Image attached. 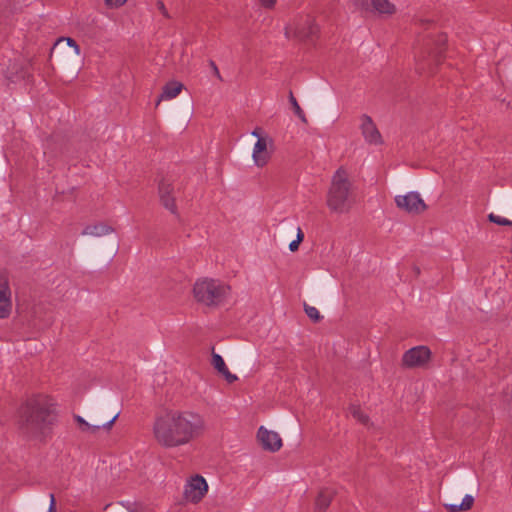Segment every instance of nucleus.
<instances>
[{
  "instance_id": "nucleus-1",
  "label": "nucleus",
  "mask_w": 512,
  "mask_h": 512,
  "mask_svg": "<svg viewBox=\"0 0 512 512\" xmlns=\"http://www.w3.org/2000/svg\"><path fill=\"white\" fill-rule=\"evenodd\" d=\"M205 431L204 417L189 410H166L157 414L152 424L155 442L166 449L188 445Z\"/></svg>"
},
{
  "instance_id": "nucleus-2",
  "label": "nucleus",
  "mask_w": 512,
  "mask_h": 512,
  "mask_svg": "<svg viewBox=\"0 0 512 512\" xmlns=\"http://www.w3.org/2000/svg\"><path fill=\"white\" fill-rule=\"evenodd\" d=\"M55 423L54 405L45 395L29 397L18 409V428L28 438L45 440Z\"/></svg>"
},
{
  "instance_id": "nucleus-3",
  "label": "nucleus",
  "mask_w": 512,
  "mask_h": 512,
  "mask_svg": "<svg viewBox=\"0 0 512 512\" xmlns=\"http://www.w3.org/2000/svg\"><path fill=\"white\" fill-rule=\"evenodd\" d=\"M351 181L348 173L339 168L333 175L327 194V206L336 213H346L353 204Z\"/></svg>"
},
{
  "instance_id": "nucleus-4",
  "label": "nucleus",
  "mask_w": 512,
  "mask_h": 512,
  "mask_svg": "<svg viewBox=\"0 0 512 512\" xmlns=\"http://www.w3.org/2000/svg\"><path fill=\"white\" fill-rule=\"evenodd\" d=\"M193 294L199 303L218 306L228 298L230 287L219 280L204 278L195 282Z\"/></svg>"
},
{
  "instance_id": "nucleus-5",
  "label": "nucleus",
  "mask_w": 512,
  "mask_h": 512,
  "mask_svg": "<svg viewBox=\"0 0 512 512\" xmlns=\"http://www.w3.org/2000/svg\"><path fill=\"white\" fill-rule=\"evenodd\" d=\"M318 32V25L310 15L299 16L285 27L286 38L298 41L312 40Z\"/></svg>"
},
{
  "instance_id": "nucleus-6",
  "label": "nucleus",
  "mask_w": 512,
  "mask_h": 512,
  "mask_svg": "<svg viewBox=\"0 0 512 512\" xmlns=\"http://www.w3.org/2000/svg\"><path fill=\"white\" fill-rule=\"evenodd\" d=\"M432 352L429 347L419 345L410 348L402 356V366L418 368L426 366L431 360Z\"/></svg>"
},
{
  "instance_id": "nucleus-7",
  "label": "nucleus",
  "mask_w": 512,
  "mask_h": 512,
  "mask_svg": "<svg viewBox=\"0 0 512 512\" xmlns=\"http://www.w3.org/2000/svg\"><path fill=\"white\" fill-rule=\"evenodd\" d=\"M395 203L398 208L413 214H419L427 208L420 194L417 192L398 195L395 197Z\"/></svg>"
},
{
  "instance_id": "nucleus-8",
  "label": "nucleus",
  "mask_w": 512,
  "mask_h": 512,
  "mask_svg": "<svg viewBox=\"0 0 512 512\" xmlns=\"http://www.w3.org/2000/svg\"><path fill=\"white\" fill-rule=\"evenodd\" d=\"M207 491L208 485L206 480L202 476L196 475L186 484L184 495L186 500L192 503H198L202 500Z\"/></svg>"
},
{
  "instance_id": "nucleus-9",
  "label": "nucleus",
  "mask_w": 512,
  "mask_h": 512,
  "mask_svg": "<svg viewBox=\"0 0 512 512\" xmlns=\"http://www.w3.org/2000/svg\"><path fill=\"white\" fill-rule=\"evenodd\" d=\"M272 145L273 141L269 137H259L256 141L253 147L252 159L257 167H263L269 162L271 158V150L269 148Z\"/></svg>"
},
{
  "instance_id": "nucleus-10",
  "label": "nucleus",
  "mask_w": 512,
  "mask_h": 512,
  "mask_svg": "<svg viewBox=\"0 0 512 512\" xmlns=\"http://www.w3.org/2000/svg\"><path fill=\"white\" fill-rule=\"evenodd\" d=\"M12 293L8 276L0 271V319L9 317L12 311Z\"/></svg>"
},
{
  "instance_id": "nucleus-11",
  "label": "nucleus",
  "mask_w": 512,
  "mask_h": 512,
  "mask_svg": "<svg viewBox=\"0 0 512 512\" xmlns=\"http://www.w3.org/2000/svg\"><path fill=\"white\" fill-rule=\"evenodd\" d=\"M360 120V129L365 141L371 145L382 144V136L372 118L364 114L361 116Z\"/></svg>"
},
{
  "instance_id": "nucleus-12",
  "label": "nucleus",
  "mask_w": 512,
  "mask_h": 512,
  "mask_svg": "<svg viewBox=\"0 0 512 512\" xmlns=\"http://www.w3.org/2000/svg\"><path fill=\"white\" fill-rule=\"evenodd\" d=\"M257 437L264 449L272 452L278 451L282 446V440L278 433L269 431L261 426L258 429Z\"/></svg>"
},
{
  "instance_id": "nucleus-13",
  "label": "nucleus",
  "mask_w": 512,
  "mask_h": 512,
  "mask_svg": "<svg viewBox=\"0 0 512 512\" xmlns=\"http://www.w3.org/2000/svg\"><path fill=\"white\" fill-rule=\"evenodd\" d=\"M159 198L162 205L172 214H177V205L174 197V187L171 183L163 180L159 184Z\"/></svg>"
},
{
  "instance_id": "nucleus-14",
  "label": "nucleus",
  "mask_w": 512,
  "mask_h": 512,
  "mask_svg": "<svg viewBox=\"0 0 512 512\" xmlns=\"http://www.w3.org/2000/svg\"><path fill=\"white\" fill-rule=\"evenodd\" d=\"M117 417H118V414H116L111 420H109L108 422H106V423H104L102 425L89 424L80 415H75L74 419L78 423L79 428H80V430L82 432H90L92 434H95V433H97L100 430V428H104V429L109 430L112 427V425H113V423H114V421L116 420Z\"/></svg>"
},
{
  "instance_id": "nucleus-15",
  "label": "nucleus",
  "mask_w": 512,
  "mask_h": 512,
  "mask_svg": "<svg viewBox=\"0 0 512 512\" xmlns=\"http://www.w3.org/2000/svg\"><path fill=\"white\" fill-rule=\"evenodd\" d=\"M335 492L332 488L326 487L320 490L315 500L314 512H325L329 507Z\"/></svg>"
},
{
  "instance_id": "nucleus-16",
  "label": "nucleus",
  "mask_w": 512,
  "mask_h": 512,
  "mask_svg": "<svg viewBox=\"0 0 512 512\" xmlns=\"http://www.w3.org/2000/svg\"><path fill=\"white\" fill-rule=\"evenodd\" d=\"M183 88V84L178 81L168 82L163 87V91L156 102V106H158L162 100H171L176 98L181 93Z\"/></svg>"
},
{
  "instance_id": "nucleus-17",
  "label": "nucleus",
  "mask_w": 512,
  "mask_h": 512,
  "mask_svg": "<svg viewBox=\"0 0 512 512\" xmlns=\"http://www.w3.org/2000/svg\"><path fill=\"white\" fill-rule=\"evenodd\" d=\"M212 365L228 383H233L238 379L236 375L229 371L222 356L214 352L212 353Z\"/></svg>"
},
{
  "instance_id": "nucleus-18",
  "label": "nucleus",
  "mask_w": 512,
  "mask_h": 512,
  "mask_svg": "<svg viewBox=\"0 0 512 512\" xmlns=\"http://www.w3.org/2000/svg\"><path fill=\"white\" fill-rule=\"evenodd\" d=\"M113 232V228L105 223H97V224H91L87 225L83 231V236H94V237H101L108 235Z\"/></svg>"
},
{
  "instance_id": "nucleus-19",
  "label": "nucleus",
  "mask_w": 512,
  "mask_h": 512,
  "mask_svg": "<svg viewBox=\"0 0 512 512\" xmlns=\"http://www.w3.org/2000/svg\"><path fill=\"white\" fill-rule=\"evenodd\" d=\"M381 14H393L395 12V6L389 2V0H371L370 9Z\"/></svg>"
},
{
  "instance_id": "nucleus-20",
  "label": "nucleus",
  "mask_w": 512,
  "mask_h": 512,
  "mask_svg": "<svg viewBox=\"0 0 512 512\" xmlns=\"http://www.w3.org/2000/svg\"><path fill=\"white\" fill-rule=\"evenodd\" d=\"M474 503V497L471 495H465L460 504H445V508L449 512H460L469 510Z\"/></svg>"
},
{
  "instance_id": "nucleus-21",
  "label": "nucleus",
  "mask_w": 512,
  "mask_h": 512,
  "mask_svg": "<svg viewBox=\"0 0 512 512\" xmlns=\"http://www.w3.org/2000/svg\"><path fill=\"white\" fill-rule=\"evenodd\" d=\"M289 102L293 108V111L295 113V115L303 122V123H306L307 122V118H306V115L304 113V111L302 110V108L300 107V105L298 104L296 98L294 97L293 93L290 91L289 93Z\"/></svg>"
},
{
  "instance_id": "nucleus-22",
  "label": "nucleus",
  "mask_w": 512,
  "mask_h": 512,
  "mask_svg": "<svg viewBox=\"0 0 512 512\" xmlns=\"http://www.w3.org/2000/svg\"><path fill=\"white\" fill-rule=\"evenodd\" d=\"M446 43V36L440 35L437 40V48L433 52H429V57H433V60L438 62V57L443 52L444 45Z\"/></svg>"
},
{
  "instance_id": "nucleus-23",
  "label": "nucleus",
  "mask_w": 512,
  "mask_h": 512,
  "mask_svg": "<svg viewBox=\"0 0 512 512\" xmlns=\"http://www.w3.org/2000/svg\"><path fill=\"white\" fill-rule=\"evenodd\" d=\"M350 413L351 415L356 419L358 420L359 422H361L362 424H367L368 423V416L365 415L361 409L357 406H351L350 407Z\"/></svg>"
},
{
  "instance_id": "nucleus-24",
  "label": "nucleus",
  "mask_w": 512,
  "mask_h": 512,
  "mask_svg": "<svg viewBox=\"0 0 512 512\" xmlns=\"http://www.w3.org/2000/svg\"><path fill=\"white\" fill-rule=\"evenodd\" d=\"M304 310H305V313L307 314V316L314 322H318L322 318L320 315V312L314 306L304 304Z\"/></svg>"
},
{
  "instance_id": "nucleus-25",
  "label": "nucleus",
  "mask_w": 512,
  "mask_h": 512,
  "mask_svg": "<svg viewBox=\"0 0 512 512\" xmlns=\"http://www.w3.org/2000/svg\"><path fill=\"white\" fill-rule=\"evenodd\" d=\"M488 219L490 222L495 223L497 225L512 226V222L510 220H508L507 218H504L502 216L496 215L494 213H490L488 215Z\"/></svg>"
},
{
  "instance_id": "nucleus-26",
  "label": "nucleus",
  "mask_w": 512,
  "mask_h": 512,
  "mask_svg": "<svg viewBox=\"0 0 512 512\" xmlns=\"http://www.w3.org/2000/svg\"><path fill=\"white\" fill-rule=\"evenodd\" d=\"M304 239V233L302 231V229L300 227L297 228V235H296V239L293 240L290 244H289V249L294 252L296 250H298L299 248V245L300 243L303 241Z\"/></svg>"
},
{
  "instance_id": "nucleus-27",
  "label": "nucleus",
  "mask_w": 512,
  "mask_h": 512,
  "mask_svg": "<svg viewBox=\"0 0 512 512\" xmlns=\"http://www.w3.org/2000/svg\"><path fill=\"white\" fill-rule=\"evenodd\" d=\"M64 40L67 42V45L69 47H72L74 49L76 55L80 54V47L76 43V41L74 39H72V38H69V37H67V38H59L58 41L56 42V44H58V43H60V42H62Z\"/></svg>"
},
{
  "instance_id": "nucleus-28",
  "label": "nucleus",
  "mask_w": 512,
  "mask_h": 512,
  "mask_svg": "<svg viewBox=\"0 0 512 512\" xmlns=\"http://www.w3.org/2000/svg\"><path fill=\"white\" fill-rule=\"evenodd\" d=\"M352 1L356 7H359V8L365 9V10L370 9L371 0H352Z\"/></svg>"
},
{
  "instance_id": "nucleus-29",
  "label": "nucleus",
  "mask_w": 512,
  "mask_h": 512,
  "mask_svg": "<svg viewBox=\"0 0 512 512\" xmlns=\"http://www.w3.org/2000/svg\"><path fill=\"white\" fill-rule=\"evenodd\" d=\"M127 2V0H105V4L109 8H118L122 5H124Z\"/></svg>"
},
{
  "instance_id": "nucleus-30",
  "label": "nucleus",
  "mask_w": 512,
  "mask_h": 512,
  "mask_svg": "<svg viewBox=\"0 0 512 512\" xmlns=\"http://www.w3.org/2000/svg\"><path fill=\"white\" fill-rule=\"evenodd\" d=\"M209 66L211 67L213 74H214V75H215V76H216L220 81H222V76H221V74H220V72H219V69H218V67H217L216 63H215L213 60H210V61H209Z\"/></svg>"
},
{
  "instance_id": "nucleus-31",
  "label": "nucleus",
  "mask_w": 512,
  "mask_h": 512,
  "mask_svg": "<svg viewBox=\"0 0 512 512\" xmlns=\"http://www.w3.org/2000/svg\"><path fill=\"white\" fill-rule=\"evenodd\" d=\"M50 504L48 508V512H56V500L54 494H50Z\"/></svg>"
},
{
  "instance_id": "nucleus-32",
  "label": "nucleus",
  "mask_w": 512,
  "mask_h": 512,
  "mask_svg": "<svg viewBox=\"0 0 512 512\" xmlns=\"http://www.w3.org/2000/svg\"><path fill=\"white\" fill-rule=\"evenodd\" d=\"M260 4L265 8H273L276 0H259Z\"/></svg>"
},
{
  "instance_id": "nucleus-33",
  "label": "nucleus",
  "mask_w": 512,
  "mask_h": 512,
  "mask_svg": "<svg viewBox=\"0 0 512 512\" xmlns=\"http://www.w3.org/2000/svg\"><path fill=\"white\" fill-rule=\"evenodd\" d=\"M157 7L163 16L168 17V12L163 2H157Z\"/></svg>"
},
{
  "instance_id": "nucleus-34",
  "label": "nucleus",
  "mask_w": 512,
  "mask_h": 512,
  "mask_svg": "<svg viewBox=\"0 0 512 512\" xmlns=\"http://www.w3.org/2000/svg\"><path fill=\"white\" fill-rule=\"evenodd\" d=\"M260 128H255L252 132H251V135L254 136V137H257V140L259 139V137H262L261 136V132H260Z\"/></svg>"
},
{
  "instance_id": "nucleus-35",
  "label": "nucleus",
  "mask_w": 512,
  "mask_h": 512,
  "mask_svg": "<svg viewBox=\"0 0 512 512\" xmlns=\"http://www.w3.org/2000/svg\"><path fill=\"white\" fill-rule=\"evenodd\" d=\"M418 69H419L420 71H424V70L426 69V65H425V63L419 64Z\"/></svg>"
}]
</instances>
